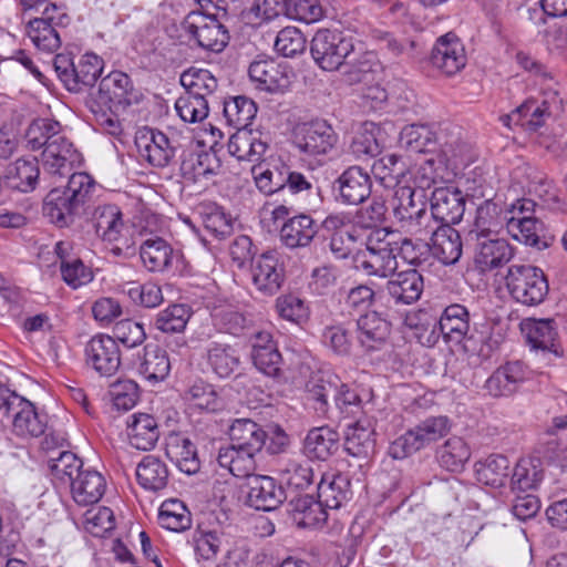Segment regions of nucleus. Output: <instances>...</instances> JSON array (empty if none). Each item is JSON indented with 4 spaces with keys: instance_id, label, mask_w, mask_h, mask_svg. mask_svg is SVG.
Here are the masks:
<instances>
[{
    "instance_id": "62",
    "label": "nucleus",
    "mask_w": 567,
    "mask_h": 567,
    "mask_svg": "<svg viewBox=\"0 0 567 567\" xmlns=\"http://www.w3.org/2000/svg\"><path fill=\"white\" fill-rule=\"evenodd\" d=\"M49 467L55 480L69 485L84 470L83 461L69 451L60 452L58 457H50Z\"/></svg>"
},
{
    "instance_id": "5",
    "label": "nucleus",
    "mask_w": 567,
    "mask_h": 567,
    "mask_svg": "<svg viewBox=\"0 0 567 567\" xmlns=\"http://www.w3.org/2000/svg\"><path fill=\"white\" fill-rule=\"evenodd\" d=\"M354 53V41L343 32L319 29L310 41V54L323 71H337Z\"/></svg>"
},
{
    "instance_id": "9",
    "label": "nucleus",
    "mask_w": 567,
    "mask_h": 567,
    "mask_svg": "<svg viewBox=\"0 0 567 567\" xmlns=\"http://www.w3.org/2000/svg\"><path fill=\"white\" fill-rule=\"evenodd\" d=\"M38 161L42 165L44 176L60 179L69 176L74 166L81 164L82 155L74 144L63 135L43 150Z\"/></svg>"
},
{
    "instance_id": "7",
    "label": "nucleus",
    "mask_w": 567,
    "mask_h": 567,
    "mask_svg": "<svg viewBox=\"0 0 567 567\" xmlns=\"http://www.w3.org/2000/svg\"><path fill=\"white\" fill-rule=\"evenodd\" d=\"M505 280L512 298L526 306L542 303L548 293L547 278L544 271L535 266L512 265Z\"/></svg>"
},
{
    "instance_id": "42",
    "label": "nucleus",
    "mask_w": 567,
    "mask_h": 567,
    "mask_svg": "<svg viewBox=\"0 0 567 567\" xmlns=\"http://www.w3.org/2000/svg\"><path fill=\"white\" fill-rule=\"evenodd\" d=\"M169 472L165 462L156 455H145L136 467L138 484L152 492L162 491L167 486Z\"/></svg>"
},
{
    "instance_id": "11",
    "label": "nucleus",
    "mask_w": 567,
    "mask_h": 567,
    "mask_svg": "<svg viewBox=\"0 0 567 567\" xmlns=\"http://www.w3.org/2000/svg\"><path fill=\"white\" fill-rule=\"evenodd\" d=\"M140 156L154 167L171 164L177 151V141L171 140L161 131L144 127L135 136Z\"/></svg>"
},
{
    "instance_id": "33",
    "label": "nucleus",
    "mask_w": 567,
    "mask_h": 567,
    "mask_svg": "<svg viewBox=\"0 0 567 567\" xmlns=\"http://www.w3.org/2000/svg\"><path fill=\"white\" fill-rule=\"evenodd\" d=\"M340 386L341 380L333 373H324L313 378L307 385V402L317 414L324 416L330 408L329 399H334Z\"/></svg>"
},
{
    "instance_id": "23",
    "label": "nucleus",
    "mask_w": 567,
    "mask_h": 567,
    "mask_svg": "<svg viewBox=\"0 0 567 567\" xmlns=\"http://www.w3.org/2000/svg\"><path fill=\"white\" fill-rule=\"evenodd\" d=\"M248 73L256 87L261 91L281 93L290 85L287 68L272 60L252 62Z\"/></svg>"
},
{
    "instance_id": "1",
    "label": "nucleus",
    "mask_w": 567,
    "mask_h": 567,
    "mask_svg": "<svg viewBox=\"0 0 567 567\" xmlns=\"http://www.w3.org/2000/svg\"><path fill=\"white\" fill-rule=\"evenodd\" d=\"M64 189L52 188L43 204V213L60 227L69 226L87 213L96 183L86 173H72Z\"/></svg>"
},
{
    "instance_id": "10",
    "label": "nucleus",
    "mask_w": 567,
    "mask_h": 567,
    "mask_svg": "<svg viewBox=\"0 0 567 567\" xmlns=\"http://www.w3.org/2000/svg\"><path fill=\"white\" fill-rule=\"evenodd\" d=\"M254 287L265 296L276 295L285 281V266L276 250H268L256 257L250 265Z\"/></svg>"
},
{
    "instance_id": "36",
    "label": "nucleus",
    "mask_w": 567,
    "mask_h": 567,
    "mask_svg": "<svg viewBox=\"0 0 567 567\" xmlns=\"http://www.w3.org/2000/svg\"><path fill=\"white\" fill-rule=\"evenodd\" d=\"M206 362L219 378H229L240 365L236 348L229 343L212 341L206 348Z\"/></svg>"
},
{
    "instance_id": "22",
    "label": "nucleus",
    "mask_w": 567,
    "mask_h": 567,
    "mask_svg": "<svg viewBox=\"0 0 567 567\" xmlns=\"http://www.w3.org/2000/svg\"><path fill=\"white\" fill-rule=\"evenodd\" d=\"M524 331L532 350L554 358L563 355V349L557 341V328L553 319L529 320L525 323Z\"/></svg>"
},
{
    "instance_id": "47",
    "label": "nucleus",
    "mask_w": 567,
    "mask_h": 567,
    "mask_svg": "<svg viewBox=\"0 0 567 567\" xmlns=\"http://www.w3.org/2000/svg\"><path fill=\"white\" fill-rule=\"evenodd\" d=\"M63 135L60 122L53 118H37L29 125L25 140L31 151H43Z\"/></svg>"
},
{
    "instance_id": "52",
    "label": "nucleus",
    "mask_w": 567,
    "mask_h": 567,
    "mask_svg": "<svg viewBox=\"0 0 567 567\" xmlns=\"http://www.w3.org/2000/svg\"><path fill=\"white\" fill-rule=\"evenodd\" d=\"M104 62L94 53L83 54L74 68L72 78L75 85L70 86V92L79 93L84 87L93 86L103 72Z\"/></svg>"
},
{
    "instance_id": "20",
    "label": "nucleus",
    "mask_w": 567,
    "mask_h": 567,
    "mask_svg": "<svg viewBox=\"0 0 567 567\" xmlns=\"http://www.w3.org/2000/svg\"><path fill=\"white\" fill-rule=\"evenodd\" d=\"M431 210L441 224L450 226L462 220L465 212V198L454 187H437L431 196Z\"/></svg>"
},
{
    "instance_id": "31",
    "label": "nucleus",
    "mask_w": 567,
    "mask_h": 567,
    "mask_svg": "<svg viewBox=\"0 0 567 567\" xmlns=\"http://www.w3.org/2000/svg\"><path fill=\"white\" fill-rule=\"evenodd\" d=\"M106 483L101 473L93 468H84L70 485L71 494L79 505L97 503L105 492Z\"/></svg>"
},
{
    "instance_id": "56",
    "label": "nucleus",
    "mask_w": 567,
    "mask_h": 567,
    "mask_svg": "<svg viewBox=\"0 0 567 567\" xmlns=\"http://www.w3.org/2000/svg\"><path fill=\"white\" fill-rule=\"evenodd\" d=\"M185 92L209 100L218 87V81L209 70L190 68L181 74Z\"/></svg>"
},
{
    "instance_id": "8",
    "label": "nucleus",
    "mask_w": 567,
    "mask_h": 567,
    "mask_svg": "<svg viewBox=\"0 0 567 567\" xmlns=\"http://www.w3.org/2000/svg\"><path fill=\"white\" fill-rule=\"evenodd\" d=\"M338 142V135L326 120H312L298 126L295 144L300 153L308 156H321L331 152Z\"/></svg>"
},
{
    "instance_id": "14",
    "label": "nucleus",
    "mask_w": 567,
    "mask_h": 567,
    "mask_svg": "<svg viewBox=\"0 0 567 567\" xmlns=\"http://www.w3.org/2000/svg\"><path fill=\"white\" fill-rule=\"evenodd\" d=\"M12 433L22 439L38 437L47 429V415L40 414L33 403L21 395L13 398L10 413Z\"/></svg>"
},
{
    "instance_id": "32",
    "label": "nucleus",
    "mask_w": 567,
    "mask_h": 567,
    "mask_svg": "<svg viewBox=\"0 0 567 567\" xmlns=\"http://www.w3.org/2000/svg\"><path fill=\"white\" fill-rule=\"evenodd\" d=\"M140 256L143 265L152 272L168 270L175 258L172 246L158 236H151L142 241Z\"/></svg>"
},
{
    "instance_id": "53",
    "label": "nucleus",
    "mask_w": 567,
    "mask_h": 567,
    "mask_svg": "<svg viewBox=\"0 0 567 567\" xmlns=\"http://www.w3.org/2000/svg\"><path fill=\"white\" fill-rule=\"evenodd\" d=\"M223 114L228 125L237 130L248 127L257 114V105L247 96H233L224 101Z\"/></svg>"
},
{
    "instance_id": "6",
    "label": "nucleus",
    "mask_w": 567,
    "mask_h": 567,
    "mask_svg": "<svg viewBox=\"0 0 567 567\" xmlns=\"http://www.w3.org/2000/svg\"><path fill=\"white\" fill-rule=\"evenodd\" d=\"M70 18L63 4L49 2L40 17L31 19L25 32L34 47L43 52L53 53L61 47L60 29L69 24Z\"/></svg>"
},
{
    "instance_id": "3",
    "label": "nucleus",
    "mask_w": 567,
    "mask_h": 567,
    "mask_svg": "<svg viewBox=\"0 0 567 567\" xmlns=\"http://www.w3.org/2000/svg\"><path fill=\"white\" fill-rule=\"evenodd\" d=\"M189 42L198 48L219 53L228 45L230 35L218 13L192 11L182 22Z\"/></svg>"
},
{
    "instance_id": "4",
    "label": "nucleus",
    "mask_w": 567,
    "mask_h": 567,
    "mask_svg": "<svg viewBox=\"0 0 567 567\" xmlns=\"http://www.w3.org/2000/svg\"><path fill=\"white\" fill-rule=\"evenodd\" d=\"M450 430L451 421L447 416L426 417L395 439L389 447V454L396 460L405 458L443 439Z\"/></svg>"
},
{
    "instance_id": "25",
    "label": "nucleus",
    "mask_w": 567,
    "mask_h": 567,
    "mask_svg": "<svg viewBox=\"0 0 567 567\" xmlns=\"http://www.w3.org/2000/svg\"><path fill=\"white\" fill-rule=\"evenodd\" d=\"M357 339L367 351L380 350L391 333L390 322L377 311L361 315L357 320Z\"/></svg>"
},
{
    "instance_id": "2",
    "label": "nucleus",
    "mask_w": 567,
    "mask_h": 567,
    "mask_svg": "<svg viewBox=\"0 0 567 567\" xmlns=\"http://www.w3.org/2000/svg\"><path fill=\"white\" fill-rule=\"evenodd\" d=\"M91 221L96 236L104 243L113 245L111 254L116 257L134 255L136 239L123 218L121 208L115 204L96 206L91 214Z\"/></svg>"
},
{
    "instance_id": "44",
    "label": "nucleus",
    "mask_w": 567,
    "mask_h": 567,
    "mask_svg": "<svg viewBox=\"0 0 567 567\" xmlns=\"http://www.w3.org/2000/svg\"><path fill=\"white\" fill-rule=\"evenodd\" d=\"M171 371V361L167 352L157 344H146L138 364V372L147 381L159 382L165 380Z\"/></svg>"
},
{
    "instance_id": "48",
    "label": "nucleus",
    "mask_w": 567,
    "mask_h": 567,
    "mask_svg": "<svg viewBox=\"0 0 567 567\" xmlns=\"http://www.w3.org/2000/svg\"><path fill=\"white\" fill-rule=\"evenodd\" d=\"M231 444L261 451L267 433L250 419H236L228 429Z\"/></svg>"
},
{
    "instance_id": "54",
    "label": "nucleus",
    "mask_w": 567,
    "mask_h": 567,
    "mask_svg": "<svg viewBox=\"0 0 567 567\" xmlns=\"http://www.w3.org/2000/svg\"><path fill=\"white\" fill-rule=\"evenodd\" d=\"M507 233L513 239L526 246L538 249L547 247V243L542 240L544 224L536 217L507 221Z\"/></svg>"
},
{
    "instance_id": "26",
    "label": "nucleus",
    "mask_w": 567,
    "mask_h": 567,
    "mask_svg": "<svg viewBox=\"0 0 567 567\" xmlns=\"http://www.w3.org/2000/svg\"><path fill=\"white\" fill-rule=\"evenodd\" d=\"M346 81L349 84H370L381 79L382 65L372 51H363L354 45V53L344 64Z\"/></svg>"
},
{
    "instance_id": "19",
    "label": "nucleus",
    "mask_w": 567,
    "mask_h": 567,
    "mask_svg": "<svg viewBox=\"0 0 567 567\" xmlns=\"http://www.w3.org/2000/svg\"><path fill=\"white\" fill-rule=\"evenodd\" d=\"M423 288V277L416 269L394 272L385 284V291L395 306H410L416 302Z\"/></svg>"
},
{
    "instance_id": "39",
    "label": "nucleus",
    "mask_w": 567,
    "mask_h": 567,
    "mask_svg": "<svg viewBox=\"0 0 567 567\" xmlns=\"http://www.w3.org/2000/svg\"><path fill=\"white\" fill-rule=\"evenodd\" d=\"M338 447L339 435L328 426L311 429L303 441V454L312 460L326 461Z\"/></svg>"
},
{
    "instance_id": "63",
    "label": "nucleus",
    "mask_w": 567,
    "mask_h": 567,
    "mask_svg": "<svg viewBox=\"0 0 567 567\" xmlns=\"http://www.w3.org/2000/svg\"><path fill=\"white\" fill-rule=\"evenodd\" d=\"M175 110L186 123L204 121L209 113V100L185 92L175 102Z\"/></svg>"
},
{
    "instance_id": "21",
    "label": "nucleus",
    "mask_w": 567,
    "mask_h": 567,
    "mask_svg": "<svg viewBox=\"0 0 567 567\" xmlns=\"http://www.w3.org/2000/svg\"><path fill=\"white\" fill-rule=\"evenodd\" d=\"M248 487L247 504L258 511H274L286 498L282 487L267 475L250 476Z\"/></svg>"
},
{
    "instance_id": "40",
    "label": "nucleus",
    "mask_w": 567,
    "mask_h": 567,
    "mask_svg": "<svg viewBox=\"0 0 567 567\" xmlns=\"http://www.w3.org/2000/svg\"><path fill=\"white\" fill-rule=\"evenodd\" d=\"M183 400L190 413H215L223 409V400L215 388L202 380L196 381L184 391Z\"/></svg>"
},
{
    "instance_id": "35",
    "label": "nucleus",
    "mask_w": 567,
    "mask_h": 567,
    "mask_svg": "<svg viewBox=\"0 0 567 567\" xmlns=\"http://www.w3.org/2000/svg\"><path fill=\"white\" fill-rule=\"evenodd\" d=\"M127 436L130 444L137 450L153 449L159 437L156 420L146 413L131 415L127 420Z\"/></svg>"
},
{
    "instance_id": "59",
    "label": "nucleus",
    "mask_w": 567,
    "mask_h": 567,
    "mask_svg": "<svg viewBox=\"0 0 567 567\" xmlns=\"http://www.w3.org/2000/svg\"><path fill=\"white\" fill-rule=\"evenodd\" d=\"M509 461L503 455H491L485 461L476 464L478 482L492 486L502 487L508 476Z\"/></svg>"
},
{
    "instance_id": "57",
    "label": "nucleus",
    "mask_w": 567,
    "mask_h": 567,
    "mask_svg": "<svg viewBox=\"0 0 567 567\" xmlns=\"http://www.w3.org/2000/svg\"><path fill=\"white\" fill-rule=\"evenodd\" d=\"M400 143L412 153H427L435 150L437 136L426 125L412 124L401 131Z\"/></svg>"
},
{
    "instance_id": "45",
    "label": "nucleus",
    "mask_w": 567,
    "mask_h": 567,
    "mask_svg": "<svg viewBox=\"0 0 567 567\" xmlns=\"http://www.w3.org/2000/svg\"><path fill=\"white\" fill-rule=\"evenodd\" d=\"M10 186L21 193L33 192L40 182L38 158H18L8 167Z\"/></svg>"
},
{
    "instance_id": "37",
    "label": "nucleus",
    "mask_w": 567,
    "mask_h": 567,
    "mask_svg": "<svg viewBox=\"0 0 567 567\" xmlns=\"http://www.w3.org/2000/svg\"><path fill=\"white\" fill-rule=\"evenodd\" d=\"M166 455L186 474L199 471L200 463L194 443L182 434H171L166 441Z\"/></svg>"
},
{
    "instance_id": "16",
    "label": "nucleus",
    "mask_w": 567,
    "mask_h": 567,
    "mask_svg": "<svg viewBox=\"0 0 567 567\" xmlns=\"http://www.w3.org/2000/svg\"><path fill=\"white\" fill-rule=\"evenodd\" d=\"M99 99L110 110L125 109L138 100L131 78L122 71H113L101 80Z\"/></svg>"
},
{
    "instance_id": "55",
    "label": "nucleus",
    "mask_w": 567,
    "mask_h": 567,
    "mask_svg": "<svg viewBox=\"0 0 567 567\" xmlns=\"http://www.w3.org/2000/svg\"><path fill=\"white\" fill-rule=\"evenodd\" d=\"M158 523L168 530L179 533L190 528L192 515L182 501L166 499L159 507Z\"/></svg>"
},
{
    "instance_id": "28",
    "label": "nucleus",
    "mask_w": 567,
    "mask_h": 567,
    "mask_svg": "<svg viewBox=\"0 0 567 567\" xmlns=\"http://www.w3.org/2000/svg\"><path fill=\"white\" fill-rule=\"evenodd\" d=\"M259 452L230 443L219 447L217 462L234 476L249 478L256 470V456Z\"/></svg>"
},
{
    "instance_id": "30",
    "label": "nucleus",
    "mask_w": 567,
    "mask_h": 567,
    "mask_svg": "<svg viewBox=\"0 0 567 567\" xmlns=\"http://www.w3.org/2000/svg\"><path fill=\"white\" fill-rule=\"evenodd\" d=\"M436 331L446 342L461 343L470 332V313L458 303L447 306L439 322Z\"/></svg>"
},
{
    "instance_id": "12",
    "label": "nucleus",
    "mask_w": 567,
    "mask_h": 567,
    "mask_svg": "<svg viewBox=\"0 0 567 567\" xmlns=\"http://www.w3.org/2000/svg\"><path fill=\"white\" fill-rule=\"evenodd\" d=\"M85 362L102 377L114 375L121 365V351L115 339L99 333L85 344Z\"/></svg>"
},
{
    "instance_id": "24",
    "label": "nucleus",
    "mask_w": 567,
    "mask_h": 567,
    "mask_svg": "<svg viewBox=\"0 0 567 567\" xmlns=\"http://www.w3.org/2000/svg\"><path fill=\"white\" fill-rule=\"evenodd\" d=\"M432 64L447 75H453L465 66L464 47L453 33L440 37L431 54Z\"/></svg>"
},
{
    "instance_id": "38",
    "label": "nucleus",
    "mask_w": 567,
    "mask_h": 567,
    "mask_svg": "<svg viewBox=\"0 0 567 567\" xmlns=\"http://www.w3.org/2000/svg\"><path fill=\"white\" fill-rule=\"evenodd\" d=\"M506 215L503 214L501 205L492 199L485 200L476 209L475 219L468 239L480 236L498 235L505 224Z\"/></svg>"
},
{
    "instance_id": "60",
    "label": "nucleus",
    "mask_w": 567,
    "mask_h": 567,
    "mask_svg": "<svg viewBox=\"0 0 567 567\" xmlns=\"http://www.w3.org/2000/svg\"><path fill=\"white\" fill-rule=\"evenodd\" d=\"M403 323L406 328L415 331V337L423 346L433 347L440 339L436 322H430L429 315L424 310L408 312Z\"/></svg>"
},
{
    "instance_id": "50",
    "label": "nucleus",
    "mask_w": 567,
    "mask_h": 567,
    "mask_svg": "<svg viewBox=\"0 0 567 567\" xmlns=\"http://www.w3.org/2000/svg\"><path fill=\"white\" fill-rule=\"evenodd\" d=\"M436 457L445 470L461 472L471 457V449L462 437L452 436L436 450Z\"/></svg>"
},
{
    "instance_id": "51",
    "label": "nucleus",
    "mask_w": 567,
    "mask_h": 567,
    "mask_svg": "<svg viewBox=\"0 0 567 567\" xmlns=\"http://www.w3.org/2000/svg\"><path fill=\"white\" fill-rule=\"evenodd\" d=\"M399 265L393 249L377 250L362 254L358 268L367 276L389 278L394 275Z\"/></svg>"
},
{
    "instance_id": "13",
    "label": "nucleus",
    "mask_w": 567,
    "mask_h": 567,
    "mask_svg": "<svg viewBox=\"0 0 567 567\" xmlns=\"http://www.w3.org/2000/svg\"><path fill=\"white\" fill-rule=\"evenodd\" d=\"M529 374L530 371L523 361H508L486 379L483 389L492 398H509L529 379Z\"/></svg>"
},
{
    "instance_id": "34",
    "label": "nucleus",
    "mask_w": 567,
    "mask_h": 567,
    "mask_svg": "<svg viewBox=\"0 0 567 567\" xmlns=\"http://www.w3.org/2000/svg\"><path fill=\"white\" fill-rule=\"evenodd\" d=\"M281 484L293 489L309 487L316 477L313 466L308 460L281 457L277 468Z\"/></svg>"
},
{
    "instance_id": "46",
    "label": "nucleus",
    "mask_w": 567,
    "mask_h": 567,
    "mask_svg": "<svg viewBox=\"0 0 567 567\" xmlns=\"http://www.w3.org/2000/svg\"><path fill=\"white\" fill-rule=\"evenodd\" d=\"M374 430L370 422L358 421L348 425L344 451L354 457H367L374 449Z\"/></svg>"
},
{
    "instance_id": "49",
    "label": "nucleus",
    "mask_w": 567,
    "mask_h": 567,
    "mask_svg": "<svg viewBox=\"0 0 567 567\" xmlns=\"http://www.w3.org/2000/svg\"><path fill=\"white\" fill-rule=\"evenodd\" d=\"M220 167L214 154L207 152L189 153L181 163L182 176L194 183L208 179Z\"/></svg>"
},
{
    "instance_id": "15",
    "label": "nucleus",
    "mask_w": 567,
    "mask_h": 567,
    "mask_svg": "<svg viewBox=\"0 0 567 567\" xmlns=\"http://www.w3.org/2000/svg\"><path fill=\"white\" fill-rule=\"evenodd\" d=\"M470 240L475 245V265L483 272L503 267L514 256L509 243L498 235L480 236Z\"/></svg>"
},
{
    "instance_id": "61",
    "label": "nucleus",
    "mask_w": 567,
    "mask_h": 567,
    "mask_svg": "<svg viewBox=\"0 0 567 567\" xmlns=\"http://www.w3.org/2000/svg\"><path fill=\"white\" fill-rule=\"evenodd\" d=\"M321 342L334 354L348 357L353 344L352 332L342 323L326 326L321 333Z\"/></svg>"
},
{
    "instance_id": "18",
    "label": "nucleus",
    "mask_w": 567,
    "mask_h": 567,
    "mask_svg": "<svg viewBox=\"0 0 567 567\" xmlns=\"http://www.w3.org/2000/svg\"><path fill=\"white\" fill-rule=\"evenodd\" d=\"M339 199L346 205H359L369 198L372 181L367 171L360 166L348 167L334 182Z\"/></svg>"
},
{
    "instance_id": "29",
    "label": "nucleus",
    "mask_w": 567,
    "mask_h": 567,
    "mask_svg": "<svg viewBox=\"0 0 567 567\" xmlns=\"http://www.w3.org/2000/svg\"><path fill=\"white\" fill-rule=\"evenodd\" d=\"M425 246L435 259L446 266L456 264L463 252L460 233L447 224L436 228V234Z\"/></svg>"
},
{
    "instance_id": "17",
    "label": "nucleus",
    "mask_w": 567,
    "mask_h": 567,
    "mask_svg": "<svg viewBox=\"0 0 567 567\" xmlns=\"http://www.w3.org/2000/svg\"><path fill=\"white\" fill-rule=\"evenodd\" d=\"M268 147V135L261 131L248 127H240L231 134L228 141V152L238 161L260 162Z\"/></svg>"
},
{
    "instance_id": "41",
    "label": "nucleus",
    "mask_w": 567,
    "mask_h": 567,
    "mask_svg": "<svg viewBox=\"0 0 567 567\" xmlns=\"http://www.w3.org/2000/svg\"><path fill=\"white\" fill-rule=\"evenodd\" d=\"M350 494V482L347 476L340 473H321L317 495L326 507L339 508Z\"/></svg>"
},
{
    "instance_id": "64",
    "label": "nucleus",
    "mask_w": 567,
    "mask_h": 567,
    "mask_svg": "<svg viewBox=\"0 0 567 567\" xmlns=\"http://www.w3.org/2000/svg\"><path fill=\"white\" fill-rule=\"evenodd\" d=\"M543 480V471L532 460H520L511 478L514 492L526 493L536 489Z\"/></svg>"
},
{
    "instance_id": "43",
    "label": "nucleus",
    "mask_w": 567,
    "mask_h": 567,
    "mask_svg": "<svg viewBox=\"0 0 567 567\" xmlns=\"http://www.w3.org/2000/svg\"><path fill=\"white\" fill-rule=\"evenodd\" d=\"M289 512L299 527L313 528L327 520L326 505L318 498L315 501L309 495L299 496L289 503Z\"/></svg>"
},
{
    "instance_id": "27",
    "label": "nucleus",
    "mask_w": 567,
    "mask_h": 567,
    "mask_svg": "<svg viewBox=\"0 0 567 567\" xmlns=\"http://www.w3.org/2000/svg\"><path fill=\"white\" fill-rule=\"evenodd\" d=\"M319 231L316 220L308 214H298L287 219L280 228L281 244L289 249L306 248Z\"/></svg>"
},
{
    "instance_id": "58",
    "label": "nucleus",
    "mask_w": 567,
    "mask_h": 567,
    "mask_svg": "<svg viewBox=\"0 0 567 567\" xmlns=\"http://www.w3.org/2000/svg\"><path fill=\"white\" fill-rule=\"evenodd\" d=\"M192 317V309L182 303L168 306L154 318V327L164 333L181 334Z\"/></svg>"
}]
</instances>
